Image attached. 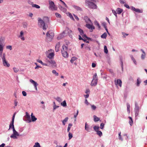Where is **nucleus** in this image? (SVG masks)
<instances>
[{"label":"nucleus","instance_id":"obj_40","mask_svg":"<svg viewBox=\"0 0 147 147\" xmlns=\"http://www.w3.org/2000/svg\"><path fill=\"white\" fill-rule=\"evenodd\" d=\"M137 86H139L140 84L141 83V81L140 80L139 78H138L137 79Z\"/></svg>","mask_w":147,"mask_h":147},{"label":"nucleus","instance_id":"obj_34","mask_svg":"<svg viewBox=\"0 0 147 147\" xmlns=\"http://www.w3.org/2000/svg\"><path fill=\"white\" fill-rule=\"evenodd\" d=\"M14 127V123L11 122L10 124L9 125V128L8 130H9L11 128H13Z\"/></svg>","mask_w":147,"mask_h":147},{"label":"nucleus","instance_id":"obj_42","mask_svg":"<svg viewBox=\"0 0 147 147\" xmlns=\"http://www.w3.org/2000/svg\"><path fill=\"white\" fill-rule=\"evenodd\" d=\"M93 128L94 130L96 132H97V131H98V130L99 129V127H98L95 126L93 127Z\"/></svg>","mask_w":147,"mask_h":147},{"label":"nucleus","instance_id":"obj_21","mask_svg":"<svg viewBox=\"0 0 147 147\" xmlns=\"http://www.w3.org/2000/svg\"><path fill=\"white\" fill-rule=\"evenodd\" d=\"M59 7L60 10L64 12H65L67 11V9L65 8L62 7L61 5H59Z\"/></svg>","mask_w":147,"mask_h":147},{"label":"nucleus","instance_id":"obj_46","mask_svg":"<svg viewBox=\"0 0 147 147\" xmlns=\"http://www.w3.org/2000/svg\"><path fill=\"white\" fill-rule=\"evenodd\" d=\"M6 48L7 49H9L10 50H12V47L11 45L7 46L6 47Z\"/></svg>","mask_w":147,"mask_h":147},{"label":"nucleus","instance_id":"obj_38","mask_svg":"<svg viewBox=\"0 0 147 147\" xmlns=\"http://www.w3.org/2000/svg\"><path fill=\"white\" fill-rule=\"evenodd\" d=\"M97 134L99 136H101L102 135V132L100 131H97Z\"/></svg>","mask_w":147,"mask_h":147},{"label":"nucleus","instance_id":"obj_50","mask_svg":"<svg viewBox=\"0 0 147 147\" xmlns=\"http://www.w3.org/2000/svg\"><path fill=\"white\" fill-rule=\"evenodd\" d=\"M18 103V102L17 101L16 99H15L14 100V104L15 105V107L17 105V104Z\"/></svg>","mask_w":147,"mask_h":147},{"label":"nucleus","instance_id":"obj_27","mask_svg":"<svg viewBox=\"0 0 147 147\" xmlns=\"http://www.w3.org/2000/svg\"><path fill=\"white\" fill-rule=\"evenodd\" d=\"M93 117L94 118V121H98L100 120L99 118L95 115H94L93 116Z\"/></svg>","mask_w":147,"mask_h":147},{"label":"nucleus","instance_id":"obj_9","mask_svg":"<svg viewBox=\"0 0 147 147\" xmlns=\"http://www.w3.org/2000/svg\"><path fill=\"white\" fill-rule=\"evenodd\" d=\"M18 37L20 38L23 41L25 40V38L24 37V33L23 31L22 30L20 32V34L18 36Z\"/></svg>","mask_w":147,"mask_h":147},{"label":"nucleus","instance_id":"obj_48","mask_svg":"<svg viewBox=\"0 0 147 147\" xmlns=\"http://www.w3.org/2000/svg\"><path fill=\"white\" fill-rule=\"evenodd\" d=\"M34 146H35L36 147H40V144L38 142L35 143V145Z\"/></svg>","mask_w":147,"mask_h":147},{"label":"nucleus","instance_id":"obj_35","mask_svg":"<svg viewBox=\"0 0 147 147\" xmlns=\"http://www.w3.org/2000/svg\"><path fill=\"white\" fill-rule=\"evenodd\" d=\"M77 58L76 57H72L71 59L70 60V62L71 63H73L74 61H75L76 59Z\"/></svg>","mask_w":147,"mask_h":147},{"label":"nucleus","instance_id":"obj_15","mask_svg":"<svg viewBox=\"0 0 147 147\" xmlns=\"http://www.w3.org/2000/svg\"><path fill=\"white\" fill-rule=\"evenodd\" d=\"M86 26L88 28L91 29V31H90V32H92V31L95 28L94 26H93L92 25L90 24H86Z\"/></svg>","mask_w":147,"mask_h":147},{"label":"nucleus","instance_id":"obj_20","mask_svg":"<svg viewBox=\"0 0 147 147\" xmlns=\"http://www.w3.org/2000/svg\"><path fill=\"white\" fill-rule=\"evenodd\" d=\"M61 53L62 55L63 56L65 57H67L68 56V54L67 53V51H63V52H61Z\"/></svg>","mask_w":147,"mask_h":147},{"label":"nucleus","instance_id":"obj_10","mask_svg":"<svg viewBox=\"0 0 147 147\" xmlns=\"http://www.w3.org/2000/svg\"><path fill=\"white\" fill-rule=\"evenodd\" d=\"M49 51H50L52 52L51 53H49L47 56V57L49 58L50 59H52L54 58V56L55 55L54 51L52 49H50Z\"/></svg>","mask_w":147,"mask_h":147},{"label":"nucleus","instance_id":"obj_6","mask_svg":"<svg viewBox=\"0 0 147 147\" xmlns=\"http://www.w3.org/2000/svg\"><path fill=\"white\" fill-rule=\"evenodd\" d=\"M49 9L52 10H57V7H55L54 3L51 1H49Z\"/></svg>","mask_w":147,"mask_h":147},{"label":"nucleus","instance_id":"obj_11","mask_svg":"<svg viewBox=\"0 0 147 147\" xmlns=\"http://www.w3.org/2000/svg\"><path fill=\"white\" fill-rule=\"evenodd\" d=\"M48 62L51 64L52 67L55 68L57 67V65L55 61L53 60L48 61Z\"/></svg>","mask_w":147,"mask_h":147},{"label":"nucleus","instance_id":"obj_4","mask_svg":"<svg viewBox=\"0 0 147 147\" xmlns=\"http://www.w3.org/2000/svg\"><path fill=\"white\" fill-rule=\"evenodd\" d=\"M98 82V78L97 76V74L95 73L94 75L93 79L91 84V85L92 86H96Z\"/></svg>","mask_w":147,"mask_h":147},{"label":"nucleus","instance_id":"obj_55","mask_svg":"<svg viewBox=\"0 0 147 147\" xmlns=\"http://www.w3.org/2000/svg\"><path fill=\"white\" fill-rule=\"evenodd\" d=\"M122 34L123 35V36L124 37H125L126 36H127L128 35V34L123 32H122Z\"/></svg>","mask_w":147,"mask_h":147},{"label":"nucleus","instance_id":"obj_14","mask_svg":"<svg viewBox=\"0 0 147 147\" xmlns=\"http://www.w3.org/2000/svg\"><path fill=\"white\" fill-rule=\"evenodd\" d=\"M135 115L136 116H137L138 115V113L139 111V107L138 106L136 103L135 104Z\"/></svg>","mask_w":147,"mask_h":147},{"label":"nucleus","instance_id":"obj_17","mask_svg":"<svg viewBox=\"0 0 147 147\" xmlns=\"http://www.w3.org/2000/svg\"><path fill=\"white\" fill-rule=\"evenodd\" d=\"M67 44L66 45H63L62 47V49L61 51V52H65L67 51Z\"/></svg>","mask_w":147,"mask_h":147},{"label":"nucleus","instance_id":"obj_44","mask_svg":"<svg viewBox=\"0 0 147 147\" xmlns=\"http://www.w3.org/2000/svg\"><path fill=\"white\" fill-rule=\"evenodd\" d=\"M32 7H35L39 9L40 8V6L36 4H33L32 5Z\"/></svg>","mask_w":147,"mask_h":147},{"label":"nucleus","instance_id":"obj_56","mask_svg":"<svg viewBox=\"0 0 147 147\" xmlns=\"http://www.w3.org/2000/svg\"><path fill=\"white\" fill-rule=\"evenodd\" d=\"M15 114L14 113L13 115V117H12V121H11V122H12L13 123V122L14 123V118H15Z\"/></svg>","mask_w":147,"mask_h":147},{"label":"nucleus","instance_id":"obj_30","mask_svg":"<svg viewBox=\"0 0 147 147\" xmlns=\"http://www.w3.org/2000/svg\"><path fill=\"white\" fill-rule=\"evenodd\" d=\"M107 36V34L106 32H105L101 35V37L103 38H106Z\"/></svg>","mask_w":147,"mask_h":147},{"label":"nucleus","instance_id":"obj_1","mask_svg":"<svg viewBox=\"0 0 147 147\" xmlns=\"http://www.w3.org/2000/svg\"><path fill=\"white\" fill-rule=\"evenodd\" d=\"M42 20L40 18H38V24L40 25L41 27H42V29L44 30H46V28L45 23H49V18L47 17H45L43 18Z\"/></svg>","mask_w":147,"mask_h":147},{"label":"nucleus","instance_id":"obj_37","mask_svg":"<svg viewBox=\"0 0 147 147\" xmlns=\"http://www.w3.org/2000/svg\"><path fill=\"white\" fill-rule=\"evenodd\" d=\"M52 72L53 73L55 74L56 76H58L59 75L58 73L56 72L55 70H53Z\"/></svg>","mask_w":147,"mask_h":147},{"label":"nucleus","instance_id":"obj_47","mask_svg":"<svg viewBox=\"0 0 147 147\" xmlns=\"http://www.w3.org/2000/svg\"><path fill=\"white\" fill-rule=\"evenodd\" d=\"M135 11L140 13H142V10H141L138 9H136Z\"/></svg>","mask_w":147,"mask_h":147},{"label":"nucleus","instance_id":"obj_33","mask_svg":"<svg viewBox=\"0 0 147 147\" xmlns=\"http://www.w3.org/2000/svg\"><path fill=\"white\" fill-rule=\"evenodd\" d=\"M68 119V117H66L62 121L64 125H65V123L67 122Z\"/></svg>","mask_w":147,"mask_h":147},{"label":"nucleus","instance_id":"obj_16","mask_svg":"<svg viewBox=\"0 0 147 147\" xmlns=\"http://www.w3.org/2000/svg\"><path fill=\"white\" fill-rule=\"evenodd\" d=\"M19 135L18 132L16 131L13 132V134L10 136V137L11 138H14L16 139L17 138L16 136Z\"/></svg>","mask_w":147,"mask_h":147},{"label":"nucleus","instance_id":"obj_61","mask_svg":"<svg viewBox=\"0 0 147 147\" xmlns=\"http://www.w3.org/2000/svg\"><path fill=\"white\" fill-rule=\"evenodd\" d=\"M61 2L65 6V7H66L67 8L68 7L67 6V5H66V4L65 3L64 1H62Z\"/></svg>","mask_w":147,"mask_h":147},{"label":"nucleus","instance_id":"obj_19","mask_svg":"<svg viewBox=\"0 0 147 147\" xmlns=\"http://www.w3.org/2000/svg\"><path fill=\"white\" fill-rule=\"evenodd\" d=\"M141 51L143 53V54H142L141 58L143 60L145 59L146 54L145 52L142 49H141Z\"/></svg>","mask_w":147,"mask_h":147},{"label":"nucleus","instance_id":"obj_39","mask_svg":"<svg viewBox=\"0 0 147 147\" xmlns=\"http://www.w3.org/2000/svg\"><path fill=\"white\" fill-rule=\"evenodd\" d=\"M68 136H69V140L71 139L73 137V135L72 134L70 133V132H69V134H68Z\"/></svg>","mask_w":147,"mask_h":147},{"label":"nucleus","instance_id":"obj_29","mask_svg":"<svg viewBox=\"0 0 147 147\" xmlns=\"http://www.w3.org/2000/svg\"><path fill=\"white\" fill-rule=\"evenodd\" d=\"M87 123L86 122L85 123V129L88 131H90V129L88 127H87Z\"/></svg>","mask_w":147,"mask_h":147},{"label":"nucleus","instance_id":"obj_62","mask_svg":"<svg viewBox=\"0 0 147 147\" xmlns=\"http://www.w3.org/2000/svg\"><path fill=\"white\" fill-rule=\"evenodd\" d=\"M74 16L75 18L76 19V20H79V18H78V17L76 16V15H74Z\"/></svg>","mask_w":147,"mask_h":147},{"label":"nucleus","instance_id":"obj_57","mask_svg":"<svg viewBox=\"0 0 147 147\" xmlns=\"http://www.w3.org/2000/svg\"><path fill=\"white\" fill-rule=\"evenodd\" d=\"M59 107V106H57L56 105H54L53 106V110H55L56 109L58 108Z\"/></svg>","mask_w":147,"mask_h":147},{"label":"nucleus","instance_id":"obj_25","mask_svg":"<svg viewBox=\"0 0 147 147\" xmlns=\"http://www.w3.org/2000/svg\"><path fill=\"white\" fill-rule=\"evenodd\" d=\"M74 7L75 9H76V10L78 11H82V8L78 6H74Z\"/></svg>","mask_w":147,"mask_h":147},{"label":"nucleus","instance_id":"obj_18","mask_svg":"<svg viewBox=\"0 0 147 147\" xmlns=\"http://www.w3.org/2000/svg\"><path fill=\"white\" fill-rule=\"evenodd\" d=\"M25 116L26 117L27 119V120L28 121V122L30 123L31 122L30 116L27 112H26Z\"/></svg>","mask_w":147,"mask_h":147},{"label":"nucleus","instance_id":"obj_59","mask_svg":"<svg viewBox=\"0 0 147 147\" xmlns=\"http://www.w3.org/2000/svg\"><path fill=\"white\" fill-rule=\"evenodd\" d=\"M22 94L24 96H26V93L24 91H23L22 92Z\"/></svg>","mask_w":147,"mask_h":147},{"label":"nucleus","instance_id":"obj_36","mask_svg":"<svg viewBox=\"0 0 147 147\" xmlns=\"http://www.w3.org/2000/svg\"><path fill=\"white\" fill-rule=\"evenodd\" d=\"M104 51L105 53L106 54H107L108 53V50H107V47L105 46L104 47Z\"/></svg>","mask_w":147,"mask_h":147},{"label":"nucleus","instance_id":"obj_8","mask_svg":"<svg viewBox=\"0 0 147 147\" xmlns=\"http://www.w3.org/2000/svg\"><path fill=\"white\" fill-rule=\"evenodd\" d=\"M78 29L80 32V34L82 36L83 38H86L88 40L91 39L90 38L88 37L85 34H84L83 31L82 29L79 28H78Z\"/></svg>","mask_w":147,"mask_h":147},{"label":"nucleus","instance_id":"obj_54","mask_svg":"<svg viewBox=\"0 0 147 147\" xmlns=\"http://www.w3.org/2000/svg\"><path fill=\"white\" fill-rule=\"evenodd\" d=\"M79 40H83L84 41H85V38L83 39L80 35H79Z\"/></svg>","mask_w":147,"mask_h":147},{"label":"nucleus","instance_id":"obj_22","mask_svg":"<svg viewBox=\"0 0 147 147\" xmlns=\"http://www.w3.org/2000/svg\"><path fill=\"white\" fill-rule=\"evenodd\" d=\"M60 44L59 42H58L57 44L56 45L55 48V51L57 52H58L59 51V48L60 47Z\"/></svg>","mask_w":147,"mask_h":147},{"label":"nucleus","instance_id":"obj_26","mask_svg":"<svg viewBox=\"0 0 147 147\" xmlns=\"http://www.w3.org/2000/svg\"><path fill=\"white\" fill-rule=\"evenodd\" d=\"M129 119L130 120L129 121V123L130 125L131 126L133 124V121L132 118L131 117H129Z\"/></svg>","mask_w":147,"mask_h":147},{"label":"nucleus","instance_id":"obj_45","mask_svg":"<svg viewBox=\"0 0 147 147\" xmlns=\"http://www.w3.org/2000/svg\"><path fill=\"white\" fill-rule=\"evenodd\" d=\"M13 69L14 71V72L15 73L18 72L19 70V69L17 68H16V67H13Z\"/></svg>","mask_w":147,"mask_h":147},{"label":"nucleus","instance_id":"obj_53","mask_svg":"<svg viewBox=\"0 0 147 147\" xmlns=\"http://www.w3.org/2000/svg\"><path fill=\"white\" fill-rule=\"evenodd\" d=\"M104 124L103 123H101L100 125V128L101 129H103L104 126Z\"/></svg>","mask_w":147,"mask_h":147},{"label":"nucleus","instance_id":"obj_7","mask_svg":"<svg viewBox=\"0 0 147 147\" xmlns=\"http://www.w3.org/2000/svg\"><path fill=\"white\" fill-rule=\"evenodd\" d=\"M3 65L5 67H9L10 65L6 59L5 57L2 59Z\"/></svg>","mask_w":147,"mask_h":147},{"label":"nucleus","instance_id":"obj_24","mask_svg":"<svg viewBox=\"0 0 147 147\" xmlns=\"http://www.w3.org/2000/svg\"><path fill=\"white\" fill-rule=\"evenodd\" d=\"M123 9H121L120 8H117L116 11L117 12V13L118 14H120L123 11Z\"/></svg>","mask_w":147,"mask_h":147},{"label":"nucleus","instance_id":"obj_28","mask_svg":"<svg viewBox=\"0 0 147 147\" xmlns=\"http://www.w3.org/2000/svg\"><path fill=\"white\" fill-rule=\"evenodd\" d=\"M67 16H69V18L72 20H74V17H73L72 15V14L70 13H67Z\"/></svg>","mask_w":147,"mask_h":147},{"label":"nucleus","instance_id":"obj_49","mask_svg":"<svg viewBox=\"0 0 147 147\" xmlns=\"http://www.w3.org/2000/svg\"><path fill=\"white\" fill-rule=\"evenodd\" d=\"M55 15L56 16L57 18H61V15L58 13H55Z\"/></svg>","mask_w":147,"mask_h":147},{"label":"nucleus","instance_id":"obj_58","mask_svg":"<svg viewBox=\"0 0 147 147\" xmlns=\"http://www.w3.org/2000/svg\"><path fill=\"white\" fill-rule=\"evenodd\" d=\"M119 2L122 4H124L125 3L124 0H119Z\"/></svg>","mask_w":147,"mask_h":147},{"label":"nucleus","instance_id":"obj_5","mask_svg":"<svg viewBox=\"0 0 147 147\" xmlns=\"http://www.w3.org/2000/svg\"><path fill=\"white\" fill-rule=\"evenodd\" d=\"M46 36L48 39L51 40L54 36V33L52 31H48L46 34Z\"/></svg>","mask_w":147,"mask_h":147},{"label":"nucleus","instance_id":"obj_43","mask_svg":"<svg viewBox=\"0 0 147 147\" xmlns=\"http://www.w3.org/2000/svg\"><path fill=\"white\" fill-rule=\"evenodd\" d=\"M55 99L57 101L59 102H60L62 101L61 98L59 97H57L55 98Z\"/></svg>","mask_w":147,"mask_h":147},{"label":"nucleus","instance_id":"obj_12","mask_svg":"<svg viewBox=\"0 0 147 147\" xmlns=\"http://www.w3.org/2000/svg\"><path fill=\"white\" fill-rule=\"evenodd\" d=\"M30 82L31 83H32L33 84L35 88V90L36 91H37V86L38 85V84H37V83L35 82L34 80H32V79H30Z\"/></svg>","mask_w":147,"mask_h":147},{"label":"nucleus","instance_id":"obj_2","mask_svg":"<svg viewBox=\"0 0 147 147\" xmlns=\"http://www.w3.org/2000/svg\"><path fill=\"white\" fill-rule=\"evenodd\" d=\"M3 40L2 39V37L0 38V57L2 59L6 57V54L5 53L2 54L4 46L3 45L1 44Z\"/></svg>","mask_w":147,"mask_h":147},{"label":"nucleus","instance_id":"obj_64","mask_svg":"<svg viewBox=\"0 0 147 147\" xmlns=\"http://www.w3.org/2000/svg\"><path fill=\"white\" fill-rule=\"evenodd\" d=\"M92 66L93 67H95L96 66V64L94 63H92Z\"/></svg>","mask_w":147,"mask_h":147},{"label":"nucleus","instance_id":"obj_13","mask_svg":"<svg viewBox=\"0 0 147 147\" xmlns=\"http://www.w3.org/2000/svg\"><path fill=\"white\" fill-rule=\"evenodd\" d=\"M115 84L116 85H119L120 87H121L122 86V81L119 79H117V80L115 79Z\"/></svg>","mask_w":147,"mask_h":147},{"label":"nucleus","instance_id":"obj_63","mask_svg":"<svg viewBox=\"0 0 147 147\" xmlns=\"http://www.w3.org/2000/svg\"><path fill=\"white\" fill-rule=\"evenodd\" d=\"M124 6L128 9L129 8V5L127 4H124Z\"/></svg>","mask_w":147,"mask_h":147},{"label":"nucleus","instance_id":"obj_52","mask_svg":"<svg viewBox=\"0 0 147 147\" xmlns=\"http://www.w3.org/2000/svg\"><path fill=\"white\" fill-rule=\"evenodd\" d=\"M91 108L93 110H94L96 108V107L94 105H91Z\"/></svg>","mask_w":147,"mask_h":147},{"label":"nucleus","instance_id":"obj_31","mask_svg":"<svg viewBox=\"0 0 147 147\" xmlns=\"http://www.w3.org/2000/svg\"><path fill=\"white\" fill-rule=\"evenodd\" d=\"M72 126V124L71 123H69L68 124V127H67V131L68 132H69L71 127Z\"/></svg>","mask_w":147,"mask_h":147},{"label":"nucleus","instance_id":"obj_3","mask_svg":"<svg viewBox=\"0 0 147 147\" xmlns=\"http://www.w3.org/2000/svg\"><path fill=\"white\" fill-rule=\"evenodd\" d=\"M85 3L88 4L89 7L90 8L96 9L97 8L96 5L93 2L90 1L88 0H86Z\"/></svg>","mask_w":147,"mask_h":147},{"label":"nucleus","instance_id":"obj_23","mask_svg":"<svg viewBox=\"0 0 147 147\" xmlns=\"http://www.w3.org/2000/svg\"><path fill=\"white\" fill-rule=\"evenodd\" d=\"M33 114L32 113L31 114V118L32 119V121H35L37 120V118L35 117L33 115Z\"/></svg>","mask_w":147,"mask_h":147},{"label":"nucleus","instance_id":"obj_51","mask_svg":"<svg viewBox=\"0 0 147 147\" xmlns=\"http://www.w3.org/2000/svg\"><path fill=\"white\" fill-rule=\"evenodd\" d=\"M112 11L113 14L115 16L117 17V13L116 11L114 10H112Z\"/></svg>","mask_w":147,"mask_h":147},{"label":"nucleus","instance_id":"obj_60","mask_svg":"<svg viewBox=\"0 0 147 147\" xmlns=\"http://www.w3.org/2000/svg\"><path fill=\"white\" fill-rule=\"evenodd\" d=\"M37 61L39 62V63H40L41 64H42L43 63L41 60H40L39 59H37Z\"/></svg>","mask_w":147,"mask_h":147},{"label":"nucleus","instance_id":"obj_41","mask_svg":"<svg viewBox=\"0 0 147 147\" xmlns=\"http://www.w3.org/2000/svg\"><path fill=\"white\" fill-rule=\"evenodd\" d=\"M127 110L128 111V112L129 113H130V106L129 104L127 103Z\"/></svg>","mask_w":147,"mask_h":147},{"label":"nucleus","instance_id":"obj_32","mask_svg":"<svg viewBox=\"0 0 147 147\" xmlns=\"http://www.w3.org/2000/svg\"><path fill=\"white\" fill-rule=\"evenodd\" d=\"M61 104L63 107H65L67 106V104L65 100H64L63 102H61Z\"/></svg>","mask_w":147,"mask_h":147}]
</instances>
